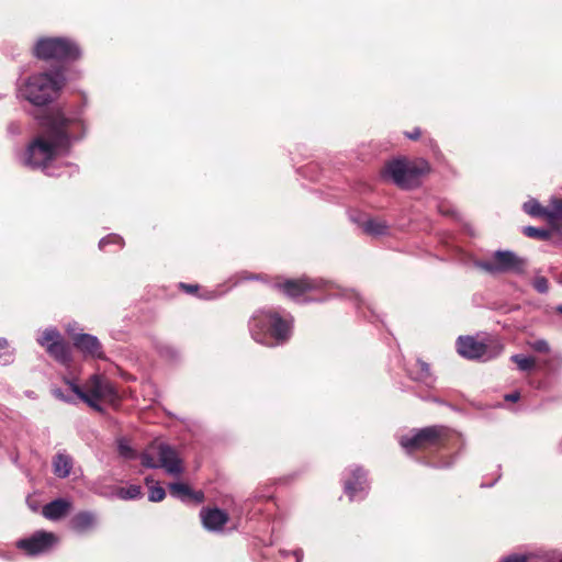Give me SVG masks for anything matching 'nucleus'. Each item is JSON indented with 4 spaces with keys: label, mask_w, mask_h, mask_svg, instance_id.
I'll return each mask as SVG.
<instances>
[{
    "label": "nucleus",
    "mask_w": 562,
    "mask_h": 562,
    "mask_svg": "<svg viewBox=\"0 0 562 562\" xmlns=\"http://www.w3.org/2000/svg\"><path fill=\"white\" fill-rule=\"evenodd\" d=\"M40 134L27 145L23 164L32 169H41L49 177L72 175L77 166L59 165L58 159L69 154L72 145L86 135V123L81 113L67 114L52 110L38 117Z\"/></svg>",
    "instance_id": "f257e3e1"
},
{
    "label": "nucleus",
    "mask_w": 562,
    "mask_h": 562,
    "mask_svg": "<svg viewBox=\"0 0 562 562\" xmlns=\"http://www.w3.org/2000/svg\"><path fill=\"white\" fill-rule=\"evenodd\" d=\"M249 331L252 339L268 347L284 345L292 336L293 317L274 310H259L250 317Z\"/></svg>",
    "instance_id": "f03ea898"
},
{
    "label": "nucleus",
    "mask_w": 562,
    "mask_h": 562,
    "mask_svg": "<svg viewBox=\"0 0 562 562\" xmlns=\"http://www.w3.org/2000/svg\"><path fill=\"white\" fill-rule=\"evenodd\" d=\"M65 83L61 72L34 74L18 83V97L41 108L53 102Z\"/></svg>",
    "instance_id": "7ed1b4c3"
},
{
    "label": "nucleus",
    "mask_w": 562,
    "mask_h": 562,
    "mask_svg": "<svg viewBox=\"0 0 562 562\" xmlns=\"http://www.w3.org/2000/svg\"><path fill=\"white\" fill-rule=\"evenodd\" d=\"M277 288L293 300H300L306 292L337 289V292L331 296L351 300L355 302L357 308H360L361 304H364V300L353 289H342L323 279H311L306 277L301 279H288L282 283H278Z\"/></svg>",
    "instance_id": "20e7f679"
},
{
    "label": "nucleus",
    "mask_w": 562,
    "mask_h": 562,
    "mask_svg": "<svg viewBox=\"0 0 562 562\" xmlns=\"http://www.w3.org/2000/svg\"><path fill=\"white\" fill-rule=\"evenodd\" d=\"M65 383L69 386L76 398L85 402L97 412H102L100 401L114 402L117 400V393L113 384L109 379L98 373L92 374L82 387L70 379H65Z\"/></svg>",
    "instance_id": "39448f33"
},
{
    "label": "nucleus",
    "mask_w": 562,
    "mask_h": 562,
    "mask_svg": "<svg viewBox=\"0 0 562 562\" xmlns=\"http://www.w3.org/2000/svg\"><path fill=\"white\" fill-rule=\"evenodd\" d=\"M140 462L145 468H161L169 475L178 476L183 472L182 461L178 452L164 442H153L140 454Z\"/></svg>",
    "instance_id": "423d86ee"
},
{
    "label": "nucleus",
    "mask_w": 562,
    "mask_h": 562,
    "mask_svg": "<svg viewBox=\"0 0 562 562\" xmlns=\"http://www.w3.org/2000/svg\"><path fill=\"white\" fill-rule=\"evenodd\" d=\"M33 53L43 60L71 61L80 56V48L67 37H41L36 41Z\"/></svg>",
    "instance_id": "0eeeda50"
},
{
    "label": "nucleus",
    "mask_w": 562,
    "mask_h": 562,
    "mask_svg": "<svg viewBox=\"0 0 562 562\" xmlns=\"http://www.w3.org/2000/svg\"><path fill=\"white\" fill-rule=\"evenodd\" d=\"M429 171V165L425 160L407 162L395 159L385 165L382 176L391 179L396 186L409 189L418 186L423 175Z\"/></svg>",
    "instance_id": "6e6552de"
},
{
    "label": "nucleus",
    "mask_w": 562,
    "mask_h": 562,
    "mask_svg": "<svg viewBox=\"0 0 562 562\" xmlns=\"http://www.w3.org/2000/svg\"><path fill=\"white\" fill-rule=\"evenodd\" d=\"M447 429L442 426H430L422 429H414L409 434L400 438L401 447L407 452L413 453L417 450H424L436 447L442 442Z\"/></svg>",
    "instance_id": "1a4fd4ad"
},
{
    "label": "nucleus",
    "mask_w": 562,
    "mask_h": 562,
    "mask_svg": "<svg viewBox=\"0 0 562 562\" xmlns=\"http://www.w3.org/2000/svg\"><path fill=\"white\" fill-rule=\"evenodd\" d=\"M475 267L490 274L507 272L521 274L526 268V260L518 257L514 251L496 250L491 260L476 261Z\"/></svg>",
    "instance_id": "9d476101"
},
{
    "label": "nucleus",
    "mask_w": 562,
    "mask_h": 562,
    "mask_svg": "<svg viewBox=\"0 0 562 562\" xmlns=\"http://www.w3.org/2000/svg\"><path fill=\"white\" fill-rule=\"evenodd\" d=\"M457 350L462 357L467 359L488 361L501 355L503 351V346L496 344L490 347L481 341H477L474 337L460 336L457 340Z\"/></svg>",
    "instance_id": "9b49d317"
},
{
    "label": "nucleus",
    "mask_w": 562,
    "mask_h": 562,
    "mask_svg": "<svg viewBox=\"0 0 562 562\" xmlns=\"http://www.w3.org/2000/svg\"><path fill=\"white\" fill-rule=\"evenodd\" d=\"M59 541L54 533L45 530H37L30 537L20 539L16 547L30 557L48 553Z\"/></svg>",
    "instance_id": "f8f14e48"
},
{
    "label": "nucleus",
    "mask_w": 562,
    "mask_h": 562,
    "mask_svg": "<svg viewBox=\"0 0 562 562\" xmlns=\"http://www.w3.org/2000/svg\"><path fill=\"white\" fill-rule=\"evenodd\" d=\"M37 342L58 362L63 364L70 362V349L68 345L64 342L60 333L55 327L46 328L37 338Z\"/></svg>",
    "instance_id": "ddd939ff"
},
{
    "label": "nucleus",
    "mask_w": 562,
    "mask_h": 562,
    "mask_svg": "<svg viewBox=\"0 0 562 562\" xmlns=\"http://www.w3.org/2000/svg\"><path fill=\"white\" fill-rule=\"evenodd\" d=\"M349 472L350 477L345 481L346 494L350 501L364 498L369 490L366 472L360 467H352Z\"/></svg>",
    "instance_id": "4468645a"
},
{
    "label": "nucleus",
    "mask_w": 562,
    "mask_h": 562,
    "mask_svg": "<svg viewBox=\"0 0 562 562\" xmlns=\"http://www.w3.org/2000/svg\"><path fill=\"white\" fill-rule=\"evenodd\" d=\"M74 346L81 351L85 357L93 359H104L105 355L102 345L97 336L90 334H77L72 337Z\"/></svg>",
    "instance_id": "2eb2a0df"
},
{
    "label": "nucleus",
    "mask_w": 562,
    "mask_h": 562,
    "mask_svg": "<svg viewBox=\"0 0 562 562\" xmlns=\"http://www.w3.org/2000/svg\"><path fill=\"white\" fill-rule=\"evenodd\" d=\"M203 527L212 532H220L228 521L226 512L220 508H203L200 513Z\"/></svg>",
    "instance_id": "dca6fc26"
},
{
    "label": "nucleus",
    "mask_w": 562,
    "mask_h": 562,
    "mask_svg": "<svg viewBox=\"0 0 562 562\" xmlns=\"http://www.w3.org/2000/svg\"><path fill=\"white\" fill-rule=\"evenodd\" d=\"M72 503L67 498H57L46 504L43 509V516L52 521H56L65 517L71 509Z\"/></svg>",
    "instance_id": "f3484780"
},
{
    "label": "nucleus",
    "mask_w": 562,
    "mask_h": 562,
    "mask_svg": "<svg viewBox=\"0 0 562 562\" xmlns=\"http://www.w3.org/2000/svg\"><path fill=\"white\" fill-rule=\"evenodd\" d=\"M361 229L369 236L381 237L389 235L390 226L384 220L369 217L360 224Z\"/></svg>",
    "instance_id": "a211bd4d"
},
{
    "label": "nucleus",
    "mask_w": 562,
    "mask_h": 562,
    "mask_svg": "<svg viewBox=\"0 0 562 562\" xmlns=\"http://www.w3.org/2000/svg\"><path fill=\"white\" fill-rule=\"evenodd\" d=\"M95 514L88 510L76 514L70 521L71 529L80 533L91 530L95 527Z\"/></svg>",
    "instance_id": "6ab92c4d"
},
{
    "label": "nucleus",
    "mask_w": 562,
    "mask_h": 562,
    "mask_svg": "<svg viewBox=\"0 0 562 562\" xmlns=\"http://www.w3.org/2000/svg\"><path fill=\"white\" fill-rule=\"evenodd\" d=\"M408 374L413 380L419 381L428 386L432 385L435 382L429 364L422 360L415 361L408 369Z\"/></svg>",
    "instance_id": "aec40b11"
},
{
    "label": "nucleus",
    "mask_w": 562,
    "mask_h": 562,
    "mask_svg": "<svg viewBox=\"0 0 562 562\" xmlns=\"http://www.w3.org/2000/svg\"><path fill=\"white\" fill-rule=\"evenodd\" d=\"M53 472L57 477L65 479L69 476L74 461L72 458L66 452H58L53 459L52 462Z\"/></svg>",
    "instance_id": "412c9836"
},
{
    "label": "nucleus",
    "mask_w": 562,
    "mask_h": 562,
    "mask_svg": "<svg viewBox=\"0 0 562 562\" xmlns=\"http://www.w3.org/2000/svg\"><path fill=\"white\" fill-rule=\"evenodd\" d=\"M169 491L171 496L182 502H187L190 498H193L196 503H201L203 501L202 492H192L184 483H170Z\"/></svg>",
    "instance_id": "4be33fe9"
},
{
    "label": "nucleus",
    "mask_w": 562,
    "mask_h": 562,
    "mask_svg": "<svg viewBox=\"0 0 562 562\" xmlns=\"http://www.w3.org/2000/svg\"><path fill=\"white\" fill-rule=\"evenodd\" d=\"M524 211L535 217H544L547 218V207L542 206L536 199H530L524 203Z\"/></svg>",
    "instance_id": "5701e85b"
},
{
    "label": "nucleus",
    "mask_w": 562,
    "mask_h": 562,
    "mask_svg": "<svg viewBox=\"0 0 562 562\" xmlns=\"http://www.w3.org/2000/svg\"><path fill=\"white\" fill-rule=\"evenodd\" d=\"M116 496L121 499H138L143 496L142 487L136 484H132L127 487H120L116 492Z\"/></svg>",
    "instance_id": "b1692460"
},
{
    "label": "nucleus",
    "mask_w": 562,
    "mask_h": 562,
    "mask_svg": "<svg viewBox=\"0 0 562 562\" xmlns=\"http://www.w3.org/2000/svg\"><path fill=\"white\" fill-rule=\"evenodd\" d=\"M547 209V220L549 222L562 220V199L551 198Z\"/></svg>",
    "instance_id": "393cba45"
},
{
    "label": "nucleus",
    "mask_w": 562,
    "mask_h": 562,
    "mask_svg": "<svg viewBox=\"0 0 562 562\" xmlns=\"http://www.w3.org/2000/svg\"><path fill=\"white\" fill-rule=\"evenodd\" d=\"M145 482L149 487L148 499L154 503L161 502L166 496L165 488L158 484L155 485L154 480L149 476L145 479Z\"/></svg>",
    "instance_id": "a878e982"
},
{
    "label": "nucleus",
    "mask_w": 562,
    "mask_h": 562,
    "mask_svg": "<svg viewBox=\"0 0 562 562\" xmlns=\"http://www.w3.org/2000/svg\"><path fill=\"white\" fill-rule=\"evenodd\" d=\"M14 360V349L10 348L5 338H0V364L8 366Z\"/></svg>",
    "instance_id": "bb28decb"
},
{
    "label": "nucleus",
    "mask_w": 562,
    "mask_h": 562,
    "mask_svg": "<svg viewBox=\"0 0 562 562\" xmlns=\"http://www.w3.org/2000/svg\"><path fill=\"white\" fill-rule=\"evenodd\" d=\"M510 360L515 362L520 371H529L535 368L536 360L532 357H527L520 353L513 355Z\"/></svg>",
    "instance_id": "cd10ccee"
},
{
    "label": "nucleus",
    "mask_w": 562,
    "mask_h": 562,
    "mask_svg": "<svg viewBox=\"0 0 562 562\" xmlns=\"http://www.w3.org/2000/svg\"><path fill=\"white\" fill-rule=\"evenodd\" d=\"M524 234L530 238H537L546 240L550 237V232L533 226L524 227Z\"/></svg>",
    "instance_id": "c85d7f7f"
},
{
    "label": "nucleus",
    "mask_w": 562,
    "mask_h": 562,
    "mask_svg": "<svg viewBox=\"0 0 562 562\" xmlns=\"http://www.w3.org/2000/svg\"><path fill=\"white\" fill-rule=\"evenodd\" d=\"M109 245H116L121 248L123 246V238L116 234H110L99 241L100 249H105Z\"/></svg>",
    "instance_id": "c756f323"
},
{
    "label": "nucleus",
    "mask_w": 562,
    "mask_h": 562,
    "mask_svg": "<svg viewBox=\"0 0 562 562\" xmlns=\"http://www.w3.org/2000/svg\"><path fill=\"white\" fill-rule=\"evenodd\" d=\"M119 452H120V456L125 458V459H135L136 458V452L134 449L131 448V446L124 441V440H120L119 441Z\"/></svg>",
    "instance_id": "7c9ffc66"
},
{
    "label": "nucleus",
    "mask_w": 562,
    "mask_h": 562,
    "mask_svg": "<svg viewBox=\"0 0 562 562\" xmlns=\"http://www.w3.org/2000/svg\"><path fill=\"white\" fill-rule=\"evenodd\" d=\"M529 346L532 350L541 353H548L550 351V345L546 339H537L535 341L529 342Z\"/></svg>",
    "instance_id": "2f4dec72"
},
{
    "label": "nucleus",
    "mask_w": 562,
    "mask_h": 562,
    "mask_svg": "<svg viewBox=\"0 0 562 562\" xmlns=\"http://www.w3.org/2000/svg\"><path fill=\"white\" fill-rule=\"evenodd\" d=\"M532 284L539 293H547L549 290L548 280L542 276L536 277Z\"/></svg>",
    "instance_id": "473e14b6"
},
{
    "label": "nucleus",
    "mask_w": 562,
    "mask_h": 562,
    "mask_svg": "<svg viewBox=\"0 0 562 562\" xmlns=\"http://www.w3.org/2000/svg\"><path fill=\"white\" fill-rule=\"evenodd\" d=\"M52 393H53V395H54L56 398H58V400H60V401H63V402H66V403H74V402H75V397H76L75 395H74V396L66 395V394L63 392V390H60V389H53V390H52Z\"/></svg>",
    "instance_id": "72a5a7b5"
},
{
    "label": "nucleus",
    "mask_w": 562,
    "mask_h": 562,
    "mask_svg": "<svg viewBox=\"0 0 562 562\" xmlns=\"http://www.w3.org/2000/svg\"><path fill=\"white\" fill-rule=\"evenodd\" d=\"M503 562H527V557L524 554H513L505 558Z\"/></svg>",
    "instance_id": "f704fd0d"
},
{
    "label": "nucleus",
    "mask_w": 562,
    "mask_h": 562,
    "mask_svg": "<svg viewBox=\"0 0 562 562\" xmlns=\"http://www.w3.org/2000/svg\"><path fill=\"white\" fill-rule=\"evenodd\" d=\"M552 361H557V363L562 367V355H557V356L553 357L552 360H547L544 362V366H547L552 372H554L555 368L552 364Z\"/></svg>",
    "instance_id": "c9c22d12"
},
{
    "label": "nucleus",
    "mask_w": 562,
    "mask_h": 562,
    "mask_svg": "<svg viewBox=\"0 0 562 562\" xmlns=\"http://www.w3.org/2000/svg\"><path fill=\"white\" fill-rule=\"evenodd\" d=\"M180 286L187 292V293H194L196 290H198V285L195 284H186V283H180Z\"/></svg>",
    "instance_id": "e433bc0d"
},
{
    "label": "nucleus",
    "mask_w": 562,
    "mask_h": 562,
    "mask_svg": "<svg viewBox=\"0 0 562 562\" xmlns=\"http://www.w3.org/2000/svg\"><path fill=\"white\" fill-rule=\"evenodd\" d=\"M520 398L519 392H513L505 395V401L517 402Z\"/></svg>",
    "instance_id": "4c0bfd02"
},
{
    "label": "nucleus",
    "mask_w": 562,
    "mask_h": 562,
    "mask_svg": "<svg viewBox=\"0 0 562 562\" xmlns=\"http://www.w3.org/2000/svg\"><path fill=\"white\" fill-rule=\"evenodd\" d=\"M422 132L419 128H415L413 132L411 133H406V136L409 138V139H418L419 136H420Z\"/></svg>",
    "instance_id": "58836bf2"
},
{
    "label": "nucleus",
    "mask_w": 562,
    "mask_h": 562,
    "mask_svg": "<svg viewBox=\"0 0 562 562\" xmlns=\"http://www.w3.org/2000/svg\"><path fill=\"white\" fill-rule=\"evenodd\" d=\"M293 554L295 557V562H302L303 551L301 549L295 550Z\"/></svg>",
    "instance_id": "ea45409f"
},
{
    "label": "nucleus",
    "mask_w": 562,
    "mask_h": 562,
    "mask_svg": "<svg viewBox=\"0 0 562 562\" xmlns=\"http://www.w3.org/2000/svg\"><path fill=\"white\" fill-rule=\"evenodd\" d=\"M439 211L446 215L451 214L450 210H443L442 207H440Z\"/></svg>",
    "instance_id": "a19ab883"
},
{
    "label": "nucleus",
    "mask_w": 562,
    "mask_h": 562,
    "mask_svg": "<svg viewBox=\"0 0 562 562\" xmlns=\"http://www.w3.org/2000/svg\"><path fill=\"white\" fill-rule=\"evenodd\" d=\"M558 312L562 314V304L557 307Z\"/></svg>",
    "instance_id": "79ce46f5"
},
{
    "label": "nucleus",
    "mask_w": 562,
    "mask_h": 562,
    "mask_svg": "<svg viewBox=\"0 0 562 562\" xmlns=\"http://www.w3.org/2000/svg\"><path fill=\"white\" fill-rule=\"evenodd\" d=\"M204 297H205V299H213V297H215V296H214V295H206V296H204Z\"/></svg>",
    "instance_id": "37998d69"
}]
</instances>
